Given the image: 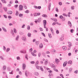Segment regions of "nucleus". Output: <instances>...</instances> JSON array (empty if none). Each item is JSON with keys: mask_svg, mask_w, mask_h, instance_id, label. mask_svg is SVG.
Instances as JSON below:
<instances>
[{"mask_svg": "<svg viewBox=\"0 0 78 78\" xmlns=\"http://www.w3.org/2000/svg\"><path fill=\"white\" fill-rule=\"evenodd\" d=\"M36 69H38V70H40L42 71V72H44V70L43 69V68H42V66H41L40 67L39 66H36Z\"/></svg>", "mask_w": 78, "mask_h": 78, "instance_id": "1", "label": "nucleus"}, {"mask_svg": "<svg viewBox=\"0 0 78 78\" xmlns=\"http://www.w3.org/2000/svg\"><path fill=\"white\" fill-rule=\"evenodd\" d=\"M19 11H22L23 10V6L22 5H20L19 6Z\"/></svg>", "mask_w": 78, "mask_h": 78, "instance_id": "2", "label": "nucleus"}, {"mask_svg": "<svg viewBox=\"0 0 78 78\" xmlns=\"http://www.w3.org/2000/svg\"><path fill=\"white\" fill-rule=\"evenodd\" d=\"M34 52H31V54H32V56H36V54H34V53H36V50H34Z\"/></svg>", "mask_w": 78, "mask_h": 78, "instance_id": "3", "label": "nucleus"}, {"mask_svg": "<svg viewBox=\"0 0 78 78\" xmlns=\"http://www.w3.org/2000/svg\"><path fill=\"white\" fill-rule=\"evenodd\" d=\"M59 17L60 19H62V20H63V21H65V17H63L61 15Z\"/></svg>", "mask_w": 78, "mask_h": 78, "instance_id": "4", "label": "nucleus"}, {"mask_svg": "<svg viewBox=\"0 0 78 78\" xmlns=\"http://www.w3.org/2000/svg\"><path fill=\"white\" fill-rule=\"evenodd\" d=\"M64 35L62 34L61 37L60 38V41H63L64 40Z\"/></svg>", "mask_w": 78, "mask_h": 78, "instance_id": "5", "label": "nucleus"}, {"mask_svg": "<svg viewBox=\"0 0 78 78\" xmlns=\"http://www.w3.org/2000/svg\"><path fill=\"white\" fill-rule=\"evenodd\" d=\"M22 39L23 41H25L26 40V37L25 36H23L22 37Z\"/></svg>", "mask_w": 78, "mask_h": 78, "instance_id": "6", "label": "nucleus"}, {"mask_svg": "<svg viewBox=\"0 0 78 78\" xmlns=\"http://www.w3.org/2000/svg\"><path fill=\"white\" fill-rule=\"evenodd\" d=\"M26 68V65L25 64H23V70H25Z\"/></svg>", "mask_w": 78, "mask_h": 78, "instance_id": "7", "label": "nucleus"}, {"mask_svg": "<svg viewBox=\"0 0 78 78\" xmlns=\"http://www.w3.org/2000/svg\"><path fill=\"white\" fill-rule=\"evenodd\" d=\"M68 25H69L70 27H71L72 26V23H71V22H70V21H68Z\"/></svg>", "mask_w": 78, "mask_h": 78, "instance_id": "8", "label": "nucleus"}, {"mask_svg": "<svg viewBox=\"0 0 78 78\" xmlns=\"http://www.w3.org/2000/svg\"><path fill=\"white\" fill-rule=\"evenodd\" d=\"M67 61H66L65 62H64L63 64V67H66V65H67Z\"/></svg>", "mask_w": 78, "mask_h": 78, "instance_id": "9", "label": "nucleus"}, {"mask_svg": "<svg viewBox=\"0 0 78 78\" xmlns=\"http://www.w3.org/2000/svg\"><path fill=\"white\" fill-rule=\"evenodd\" d=\"M72 46V44H69L68 45V47H69L68 49V50H69L71 49V46Z\"/></svg>", "mask_w": 78, "mask_h": 78, "instance_id": "10", "label": "nucleus"}, {"mask_svg": "<svg viewBox=\"0 0 78 78\" xmlns=\"http://www.w3.org/2000/svg\"><path fill=\"white\" fill-rule=\"evenodd\" d=\"M51 67L53 68V69H54V68H56V66H55V65L53 64H51Z\"/></svg>", "mask_w": 78, "mask_h": 78, "instance_id": "11", "label": "nucleus"}, {"mask_svg": "<svg viewBox=\"0 0 78 78\" xmlns=\"http://www.w3.org/2000/svg\"><path fill=\"white\" fill-rule=\"evenodd\" d=\"M62 48L63 49V50L65 51L67 50V47H66V46H63L62 47Z\"/></svg>", "mask_w": 78, "mask_h": 78, "instance_id": "12", "label": "nucleus"}, {"mask_svg": "<svg viewBox=\"0 0 78 78\" xmlns=\"http://www.w3.org/2000/svg\"><path fill=\"white\" fill-rule=\"evenodd\" d=\"M20 52L21 53H27V51H23L21 50V51H20Z\"/></svg>", "mask_w": 78, "mask_h": 78, "instance_id": "13", "label": "nucleus"}, {"mask_svg": "<svg viewBox=\"0 0 78 78\" xmlns=\"http://www.w3.org/2000/svg\"><path fill=\"white\" fill-rule=\"evenodd\" d=\"M41 21V18H38V19L37 20V22H39V23H40Z\"/></svg>", "mask_w": 78, "mask_h": 78, "instance_id": "14", "label": "nucleus"}, {"mask_svg": "<svg viewBox=\"0 0 78 78\" xmlns=\"http://www.w3.org/2000/svg\"><path fill=\"white\" fill-rule=\"evenodd\" d=\"M43 22L44 25H47V21L46 20H44Z\"/></svg>", "mask_w": 78, "mask_h": 78, "instance_id": "15", "label": "nucleus"}, {"mask_svg": "<svg viewBox=\"0 0 78 78\" xmlns=\"http://www.w3.org/2000/svg\"><path fill=\"white\" fill-rule=\"evenodd\" d=\"M7 13L8 14H12V11H8L7 12Z\"/></svg>", "mask_w": 78, "mask_h": 78, "instance_id": "16", "label": "nucleus"}, {"mask_svg": "<svg viewBox=\"0 0 78 78\" xmlns=\"http://www.w3.org/2000/svg\"><path fill=\"white\" fill-rule=\"evenodd\" d=\"M34 75H36V76H37L39 75V73L37 72H35L34 73Z\"/></svg>", "mask_w": 78, "mask_h": 78, "instance_id": "17", "label": "nucleus"}, {"mask_svg": "<svg viewBox=\"0 0 78 78\" xmlns=\"http://www.w3.org/2000/svg\"><path fill=\"white\" fill-rule=\"evenodd\" d=\"M31 33H29L27 34V36L29 37H31Z\"/></svg>", "mask_w": 78, "mask_h": 78, "instance_id": "18", "label": "nucleus"}, {"mask_svg": "<svg viewBox=\"0 0 78 78\" xmlns=\"http://www.w3.org/2000/svg\"><path fill=\"white\" fill-rule=\"evenodd\" d=\"M39 47L40 48H42V47H43V44H42L41 43V44H40Z\"/></svg>", "mask_w": 78, "mask_h": 78, "instance_id": "19", "label": "nucleus"}, {"mask_svg": "<svg viewBox=\"0 0 78 78\" xmlns=\"http://www.w3.org/2000/svg\"><path fill=\"white\" fill-rule=\"evenodd\" d=\"M6 69V66H4L3 68V70H5Z\"/></svg>", "mask_w": 78, "mask_h": 78, "instance_id": "20", "label": "nucleus"}, {"mask_svg": "<svg viewBox=\"0 0 78 78\" xmlns=\"http://www.w3.org/2000/svg\"><path fill=\"white\" fill-rule=\"evenodd\" d=\"M2 29L3 30V31H5V32H7V31L6 30V29H5V28L2 27Z\"/></svg>", "mask_w": 78, "mask_h": 78, "instance_id": "21", "label": "nucleus"}, {"mask_svg": "<svg viewBox=\"0 0 78 78\" xmlns=\"http://www.w3.org/2000/svg\"><path fill=\"white\" fill-rule=\"evenodd\" d=\"M68 64H72V61L69 60V62H68Z\"/></svg>", "mask_w": 78, "mask_h": 78, "instance_id": "22", "label": "nucleus"}, {"mask_svg": "<svg viewBox=\"0 0 78 78\" xmlns=\"http://www.w3.org/2000/svg\"><path fill=\"white\" fill-rule=\"evenodd\" d=\"M18 15H19V12L18 11H16V16H18Z\"/></svg>", "mask_w": 78, "mask_h": 78, "instance_id": "23", "label": "nucleus"}, {"mask_svg": "<svg viewBox=\"0 0 78 78\" xmlns=\"http://www.w3.org/2000/svg\"><path fill=\"white\" fill-rule=\"evenodd\" d=\"M35 43L36 44V45H39V41H35Z\"/></svg>", "mask_w": 78, "mask_h": 78, "instance_id": "24", "label": "nucleus"}, {"mask_svg": "<svg viewBox=\"0 0 78 78\" xmlns=\"http://www.w3.org/2000/svg\"><path fill=\"white\" fill-rule=\"evenodd\" d=\"M23 16V14H22L21 13H20L19 14V17H22Z\"/></svg>", "mask_w": 78, "mask_h": 78, "instance_id": "25", "label": "nucleus"}, {"mask_svg": "<svg viewBox=\"0 0 78 78\" xmlns=\"http://www.w3.org/2000/svg\"><path fill=\"white\" fill-rule=\"evenodd\" d=\"M42 16V17H47V16L46 14H43Z\"/></svg>", "mask_w": 78, "mask_h": 78, "instance_id": "26", "label": "nucleus"}, {"mask_svg": "<svg viewBox=\"0 0 78 78\" xmlns=\"http://www.w3.org/2000/svg\"><path fill=\"white\" fill-rule=\"evenodd\" d=\"M3 9H4L5 11H7L6 10H7V8L3 7Z\"/></svg>", "mask_w": 78, "mask_h": 78, "instance_id": "27", "label": "nucleus"}, {"mask_svg": "<svg viewBox=\"0 0 78 78\" xmlns=\"http://www.w3.org/2000/svg\"><path fill=\"white\" fill-rule=\"evenodd\" d=\"M33 32L34 33H37V31L36 30H33Z\"/></svg>", "mask_w": 78, "mask_h": 78, "instance_id": "28", "label": "nucleus"}, {"mask_svg": "<svg viewBox=\"0 0 78 78\" xmlns=\"http://www.w3.org/2000/svg\"><path fill=\"white\" fill-rule=\"evenodd\" d=\"M51 31L52 33V34H54V32H53V29H52V28H51Z\"/></svg>", "mask_w": 78, "mask_h": 78, "instance_id": "29", "label": "nucleus"}, {"mask_svg": "<svg viewBox=\"0 0 78 78\" xmlns=\"http://www.w3.org/2000/svg\"><path fill=\"white\" fill-rule=\"evenodd\" d=\"M23 6H24V8H25V9H27V6H26L25 4H24Z\"/></svg>", "mask_w": 78, "mask_h": 78, "instance_id": "30", "label": "nucleus"}, {"mask_svg": "<svg viewBox=\"0 0 78 78\" xmlns=\"http://www.w3.org/2000/svg\"><path fill=\"white\" fill-rule=\"evenodd\" d=\"M19 36L17 35V37L16 38V41L19 40Z\"/></svg>", "mask_w": 78, "mask_h": 78, "instance_id": "31", "label": "nucleus"}, {"mask_svg": "<svg viewBox=\"0 0 78 78\" xmlns=\"http://www.w3.org/2000/svg\"><path fill=\"white\" fill-rule=\"evenodd\" d=\"M55 62L57 63H58V62H59V59H58L57 58H56L55 59Z\"/></svg>", "mask_w": 78, "mask_h": 78, "instance_id": "32", "label": "nucleus"}, {"mask_svg": "<svg viewBox=\"0 0 78 78\" xmlns=\"http://www.w3.org/2000/svg\"><path fill=\"white\" fill-rule=\"evenodd\" d=\"M27 29L28 30H30V25H28L27 26Z\"/></svg>", "mask_w": 78, "mask_h": 78, "instance_id": "33", "label": "nucleus"}, {"mask_svg": "<svg viewBox=\"0 0 78 78\" xmlns=\"http://www.w3.org/2000/svg\"><path fill=\"white\" fill-rule=\"evenodd\" d=\"M54 70L56 72H58V70L55 69V68H54Z\"/></svg>", "mask_w": 78, "mask_h": 78, "instance_id": "34", "label": "nucleus"}, {"mask_svg": "<svg viewBox=\"0 0 78 78\" xmlns=\"http://www.w3.org/2000/svg\"><path fill=\"white\" fill-rule=\"evenodd\" d=\"M9 50H10V48H8L7 49L6 51V52H9Z\"/></svg>", "mask_w": 78, "mask_h": 78, "instance_id": "35", "label": "nucleus"}, {"mask_svg": "<svg viewBox=\"0 0 78 78\" xmlns=\"http://www.w3.org/2000/svg\"><path fill=\"white\" fill-rule=\"evenodd\" d=\"M14 32L15 33H17V30H16V29L15 28L14 29Z\"/></svg>", "mask_w": 78, "mask_h": 78, "instance_id": "36", "label": "nucleus"}, {"mask_svg": "<svg viewBox=\"0 0 78 78\" xmlns=\"http://www.w3.org/2000/svg\"><path fill=\"white\" fill-rule=\"evenodd\" d=\"M51 3H50L49 4V6H48V10L49 11H50V6H51ZM49 7H50V8H49Z\"/></svg>", "mask_w": 78, "mask_h": 78, "instance_id": "37", "label": "nucleus"}, {"mask_svg": "<svg viewBox=\"0 0 78 78\" xmlns=\"http://www.w3.org/2000/svg\"><path fill=\"white\" fill-rule=\"evenodd\" d=\"M2 1V3H6V2L5 0H1Z\"/></svg>", "mask_w": 78, "mask_h": 78, "instance_id": "38", "label": "nucleus"}, {"mask_svg": "<svg viewBox=\"0 0 78 78\" xmlns=\"http://www.w3.org/2000/svg\"><path fill=\"white\" fill-rule=\"evenodd\" d=\"M34 17H37V13H34Z\"/></svg>", "mask_w": 78, "mask_h": 78, "instance_id": "39", "label": "nucleus"}, {"mask_svg": "<svg viewBox=\"0 0 78 78\" xmlns=\"http://www.w3.org/2000/svg\"><path fill=\"white\" fill-rule=\"evenodd\" d=\"M44 63H45V64H47V63H48V61H47V60L46 59L45 60Z\"/></svg>", "mask_w": 78, "mask_h": 78, "instance_id": "40", "label": "nucleus"}, {"mask_svg": "<svg viewBox=\"0 0 78 78\" xmlns=\"http://www.w3.org/2000/svg\"><path fill=\"white\" fill-rule=\"evenodd\" d=\"M24 12L25 13H27L28 14L29 13V11H28V10H27L26 11H25Z\"/></svg>", "mask_w": 78, "mask_h": 78, "instance_id": "41", "label": "nucleus"}, {"mask_svg": "<svg viewBox=\"0 0 78 78\" xmlns=\"http://www.w3.org/2000/svg\"><path fill=\"white\" fill-rule=\"evenodd\" d=\"M48 36L50 38H51V34H48Z\"/></svg>", "mask_w": 78, "mask_h": 78, "instance_id": "42", "label": "nucleus"}, {"mask_svg": "<svg viewBox=\"0 0 78 78\" xmlns=\"http://www.w3.org/2000/svg\"><path fill=\"white\" fill-rule=\"evenodd\" d=\"M16 59L17 60H20V57H19V56H18L17 57Z\"/></svg>", "mask_w": 78, "mask_h": 78, "instance_id": "43", "label": "nucleus"}, {"mask_svg": "<svg viewBox=\"0 0 78 78\" xmlns=\"http://www.w3.org/2000/svg\"><path fill=\"white\" fill-rule=\"evenodd\" d=\"M27 72H28V71H26L25 73V75L26 76H28L27 75Z\"/></svg>", "mask_w": 78, "mask_h": 78, "instance_id": "44", "label": "nucleus"}, {"mask_svg": "<svg viewBox=\"0 0 78 78\" xmlns=\"http://www.w3.org/2000/svg\"><path fill=\"white\" fill-rule=\"evenodd\" d=\"M74 6H71V9H73V10L74 9Z\"/></svg>", "mask_w": 78, "mask_h": 78, "instance_id": "45", "label": "nucleus"}, {"mask_svg": "<svg viewBox=\"0 0 78 78\" xmlns=\"http://www.w3.org/2000/svg\"><path fill=\"white\" fill-rule=\"evenodd\" d=\"M0 12H1V13H3V11L2 9H0Z\"/></svg>", "mask_w": 78, "mask_h": 78, "instance_id": "46", "label": "nucleus"}, {"mask_svg": "<svg viewBox=\"0 0 78 78\" xmlns=\"http://www.w3.org/2000/svg\"><path fill=\"white\" fill-rule=\"evenodd\" d=\"M35 64V65H38V64H39V61H37Z\"/></svg>", "mask_w": 78, "mask_h": 78, "instance_id": "47", "label": "nucleus"}, {"mask_svg": "<svg viewBox=\"0 0 78 78\" xmlns=\"http://www.w3.org/2000/svg\"><path fill=\"white\" fill-rule=\"evenodd\" d=\"M41 34H42V35L44 36V37H45V35L44 33H41Z\"/></svg>", "mask_w": 78, "mask_h": 78, "instance_id": "48", "label": "nucleus"}, {"mask_svg": "<svg viewBox=\"0 0 78 78\" xmlns=\"http://www.w3.org/2000/svg\"><path fill=\"white\" fill-rule=\"evenodd\" d=\"M5 19H7V16L5 15H3Z\"/></svg>", "mask_w": 78, "mask_h": 78, "instance_id": "49", "label": "nucleus"}, {"mask_svg": "<svg viewBox=\"0 0 78 78\" xmlns=\"http://www.w3.org/2000/svg\"><path fill=\"white\" fill-rule=\"evenodd\" d=\"M62 15L64 16H65V17H67V15L65 13L63 14Z\"/></svg>", "mask_w": 78, "mask_h": 78, "instance_id": "50", "label": "nucleus"}, {"mask_svg": "<svg viewBox=\"0 0 78 78\" xmlns=\"http://www.w3.org/2000/svg\"><path fill=\"white\" fill-rule=\"evenodd\" d=\"M56 33L57 34H59V30H56Z\"/></svg>", "mask_w": 78, "mask_h": 78, "instance_id": "51", "label": "nucleus"}, {"mask_svg": "<svg viewBox=\"0 0 78 78\" xmlns=\"http://www.w3.org/2000/svg\"><path fill=\"white\" fill-rule=\"evenodd\" d=\"M30 62L31 64H34V63H35V62L34 61H31Z\"/></svg>", "mask_w": 78, "mask_h": 78, "instance_id": "52", "label": "nucleus"}, {"mask_svg": "<svg viewBox=\"0 0 78 78\" xmlns=\"http://www.w3.org/2000/svg\"><path fill=\"white\" fill-rule=\"evenodd\" d=\"M78 70H76V71H74V73H75L77 74L78 73Z\"/></svg>", "mask_w": 78, "mask_h": 78, "instance_id": "53", "label": "nucleus"}, {"mask_svg": "<svg viewBox=\"0 0 78 78\" xmlns=\"http://www.w3.org/2000/svg\"><path fill=\"white\" fill-rule=\"evenodd\" d=\"M72 70V68H69V72H71Z\"/></svg>", "mask_w": 78, "mask_h": 78, "instance_id": "54", "label": "nucleus"}, {"mask_svg": "<svg viewBox=\"0 0 78 78\" xmlns=\"http://www.w3.org/2000/svg\"><path fill=\"white\" fill-rule=\"evenodd\" d=\"M13 71H11V72H10L9 73V74H11L12 75H13Z\"/></svg>", "mask_w": 78, "mask_h": 78, "instance_id": "55", "label": "nucleus"}, {"mask_svg": "<svg viewBox=\"0 0 78 78\" xmlns=\"http://www.w3.org/2000/svg\"><path fill=\"white\" fill-rule=\"evenodd\" d=\"M58 4L60 6H61L62 5V2H59Z\"/></svg>", "mask_w": 78, "mask_h": 78, "instance_id": "56", "label": "nucleus"}, {"mask_svg": "<svg viewBox=\"0 0 78 78\" xmlns=\"http://www.w3.org/2000/svg\"><path fill=\"white\" fill-rule=\"evenodd\" d=\"M55 11L56 12H58L59 11H58V8H55Z\"/></svg>", "mask_w": 78, "mask_h": 78, "instance_id": "57", "label": "nucleus"}, {"mask_svg": "<svg viewBox=\"0 0 78 78\" xmlns=\"http://www.w3.org/2000/svg\"><path fill=\"white\" fill-rule=\"evenodd\" d=\"M37 9H41V6H38Z\"/></svg>", "mask_w": 78, "mask_h": 78, "instance_id": "58", "label": "nucleus"}, {"mask_svg": "<svg viewBox=\"0 0 78 78\" xmlns=\"http://www.w3.org/2000/svg\"><path fill=\"white\" fill-rule=\"evenodd\" d=\"M20 35H23V33L22 32H20Z\"/></svg>", "mask_w": 78, "mask_h": 78, "instance_id": "59", "label": "nucleus"}, {"mask_svg": "<svg viewBox=\"0 0 78 78\" xmlns=\"http://www.w3.org/2000/svg\"><path fill=\"white\" fill-rule=\"evenodd\" d=\"M41 52H39L38 53V57H40V56H41Z\"/></svg>", "mask_w": 78, "mask_h": 78, "instance_id": "60", "label": "nucleus"}, {"mask_svg": "<svg viewBox=\"0 0 78 78\" xmlns=\"http://www.w3.org/2000/svg\"><path fill=\"white\" fill-rule=\"evenodd\" d=\"M14 7L16 8H17L18 7V5H14Z\"/></svg>", "mask_w": 78, "mask_h": 78, "instance_id": "61", "label": "nucleus"}, {"mask_svg": "<svg viewBox=\"0 0 78 78\" xmlns=\"http://www.w3.org/2000/svg\"><path fill=\"white\" fill-rule=\"evenodd\" d=\"M68 16L69 17H70V12H68Z\"/></svg>", "mask_w": 78, "mask_h": 78, "instance_id": "62", "label": "nucleus"}, {"mask_svg": "<svg viewBox=\"0 0 78 78\" xmlns=\"http://www.w3.org/2000/svg\"><path fill=\"white\" fill-rule=\"evenodd\" d=\"M34 8H35V9H37V7L36 5H34Z\"/></svg>", "mask_w": 78, "mask_h": 78, "instance_id": "63", "label": "nucleus"}, {"mask_svg": "<svg viewBox=\"0 0 78 78\" xmlns=\"http://www.w3.org/2000/svg\"><path fill=\"white\" fill-rule=\"evenodd\" d=\"M44 41H46V42H48V40L46 38H44Z\"/></svg>", "mask_w": 78, "mask_h": 78, "instance_id": "64", "label": "nucleus"}]
</instances>
